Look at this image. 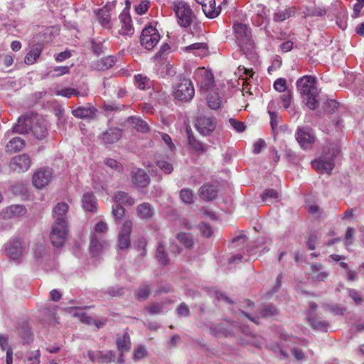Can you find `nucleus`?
I'll use <instances>...</instances> for the list:
<instances>
[{
    "label": "nucleus",
    "instance_id": "43",
    "mask_svg": "<svg viewBox=\"0 0 364 364\" xmlns=\"http://www.w3.org/2000/svg\"><path fill=\"white\" fill-rule=\"evenodd\" d=\"M279 198V193L274 189H267L262 195L263 201L272 203Z\"/></svg>",
    "mask_w": 364,
    "mask_h": 364
},
{
    "label": "nucleus",
    "instance_id": "9",
    "mask_svg": "<svg viewBox=\"0 0 364 364\" xmlns=\"http://www.w3.org/2000/svg\"><path fill=\"white\" fill-rule=\"evenodd\" d=\"M194 78L203 91H208L214 85L213 73L205 68L196 69L194 73Z\"/></svg>",
    "mask_w": 364,
    "mask_h": 364
},
{
    "label": "nucleus",
    "instance_id": "52",
    "mask_svg": "<svg viewBox=\"0 0 364 364\" xmlns=\"http://www.w3.org/2000/svg\"><path fill=\"white\" fill-rule=\"evenodd\" d=\"M158 134L160 136L161 140L170 149L171 151H173L176 149V146L172 142V139L168 134L161 132H159Z\"/></svg>",
    "mask_w": 364,
    "mask_h": 364
},
{
    "label": "nucleus",
    "instance_id": "18",
    "mask_svg": "<svg viewBox=\"0 0 364 364\" xmlns=\"http://www.w3.org/2000/svg\"><path fill=\"white\" fill-rule=\"evenodd\" d=\"M30 119L24 117H20L18 119L17 124L12 127L11 130L5 133L4 138L8 139L10 138L12 133L24 134L27 132L30 129Z\"/></svg>",
    "mask_w": 364,
    "mask_h": 364
},
{
    "label": "nucleus",
    "instance_id": "3",
    "mask_svg": "<svg viewBox=\"0 0 364 364\" xmlns=\"http://www.w3.org/2000/svg\"><path fill=\"white\" fill-rule=\"evenodd\" d=\"M340 154L338 144H331L324 149L323 154L311 161L312 167L321 173H331L335 167V159Z\"/></svg>",
    "mask_w": 364,
    "mask_h": 364
},
{
    "label": "nucleus",
    "instance_id": "32",
    "mask_svg": "<svg viewBox=\"0 0 364 364\" xmlns=\"http://www.w3.org/2000/svg\"><path fill=\"white\" fill-rule=\"evenodd\" d=\"M188 144L191 146V148L198 154H201L205 152L206 146L198 141L192 133L188 132Z\"/></svg>",
    "mask_w": 364,
    "mask_h": 364
},
{
    "label": "nucleus",
    "instance_id": "61",
    "mask_svg": "<svg viewBox=\"0 0 364 364\" xmlns=\"http://www.w3.org/2000/svg\"><path fill=\"white\" fill-rule=\"evenodd\" d=\"M53 76L59 77L63 75L67 74L70 72V67L68 66H58L54 70Z\"/></svg>",
    "mask_w": 364,
    "mask_h": 364
},
{
    "label": "nucleus",
    "instance_id": "38",
    "mask_svg": "<svg viewBox=\"0 0 364 364\" xmlns=\"http://www.w3.org/2000/svg\"><path fill=\"white\" fill-rule=\"evenodd\" d=\"M26 210L23 205H12L8 207L6 210V215L8 217H18L23 215L26 213Z\"/></svg>",
    "mask_w": 364,
    "mask_h": 364
},
{
    "label": "nucleus",
    "instance_id": "31",
    "mask_svg": "<svg viewBox=\"0 0 364 364\" xmlns=\"http://www.w3.org/2000/svg\"><path fill=\"white\" fill-rule=\"evenodd\" d=\"M43 46L41 44L38 43L34 45L31 50L27 53L25 57V63L27 65L33 64L37 58L40 56L42 52Z\"/></svg>",
    "mask_w": 364,
    "mask_h": 364
},
{
    "label": "nucleus",
    "instance_id": "34",
    "mask_svg": "<svg viewBox=\"0 0 364 364\" xmlns=\"http://www.w3.org/2000/svg\"><path fill=\"white\" fill-rule=\"evenodd\" d=\"M32 132L38 139L45 138L48 134L47 124L45 122H37L32 127Z\"/></svg>",
    "mask_w": 364,
    "mask_h": 364
},
{
    "label": "nucleus",
    "instance_id": "15",
    "mask_svg": "<svg viewBox=\"0 0 364 364\" xmlns=\"http://www.w3.org/2000/svg\"><path fill=\"white\" fill-rule=\"evenodd\" d=\"M119 18L121 23V28L119 30V34L122 36H132L134 34V29L129 12L124 9L120 14Z\"/></svg>",
    "mask_w": 364,
    "mask_h": 364
},
{
    "label": "nucleus",
    "instance_id": "23",
    "mask_svg": "<svg viewBox=\"0 0 364 364\" xmlns=\"http://www.w3.org/2000/svg\"><path fill=\"white\" fill-rule=\"evenodd\" d=\"M184 50L191 51L195 55L199 56L200 58L207 56L209 53L208 45L205 43H193L185 47Z\"/></svg>",
    "mask_w": 364,
    "mask_h": 364
},
{
    "label": "nucleus",
    "instance_id": "44",
    "mask_svg": "<svg viewBox=\"0 0 364 364\" xmlns=\"http://www.w3.org/2000/svg\"><path fill=\"white\" fill-rule=\"evenodd\" d=\"M151 292V288L148 284L141 285L136 291L135 296L137 299H146Z\"/></svg>",
    "mask_w": 364,
    "mask_h": 364
},
{
    "label": "nucleus",
    "instance_id": "5",
    "mask_svg": "<svg viewBox=\"0 0 364 364\" xmlns=\"http://www.w3.org/2000/svg\"><path fill=\"white\" fill-rule=\"evenodd\" d=\"M173 9L177 17L178 23L181 26L187 28L191 26L194 15L187 3L177 0L173 3Z\"/></svg>",
    "mask_w": 364,
    "mask_h": 364
},
{
    "label": "nucleus",
    "instance_id": "48",
    "mask_svg": "<svg viewBox=\"0 0 364 364\" xmlns=\"http://www.w3.org/2000/svg\"><path fill=\"white\" fill-rule=\"evenodd\" d=\"M147 355V351L145 346L139 345L134 350V360H139Z\"/></svg>",
    "mask_w": 364,
    "mask_h": 364
},
{
    "label": "nucleus",
    "instance_id": "42",
    "mask_svg": "<svg viewBox=\"0 0 364 364\" xmlns=\"http://www.w3.org/2000/svg\"><path fill=\"white\" fill-rule=\"evenodd\" d=\"M156 257L161 264L166 265L169 262L164 250V247L161 243H160L157 247Z\"/></svg>",
    "mask_w": 364,
    "mask_h": 364
},
{
    "label": "nucleus",
    "instance_id": "29",
    "mask_svg": "<svg viewBox=\"0 0 364 364\" xmlns=\"http://www.w3.org/2000/svg\"><path fill=\"white\" fill-rule=\"evenodd\" d=\"M106 245V242L102 240V238L98 237L95 233L91 235L90 238V252L94 255H97L100 252L103 250Z\"/></svg>",
    "mask_w": 364,
    "mask_h": 364
},
{
    "label": "nucleus",
    "instance_id": "8",
    "mask_svg": "<svg viewBox=\"0 0 364 364\" xmlns=\"http://www.w3.org/2000/svg\"><path fill=\"white\" fill-rule=\"evenodd\" d=\"M160 35L158 30L153 26L145 27L140 36L141 45L146 50H152L159 42Z\"/></svg>",
    "mask_w": 364,
    "mask_h": 364
},
{
    "label": "nucleus",
    "instance_id": "59",
    "mask_svg": "<svg viewBox=\"0 0 364 364\" xmlns=\"http://www.w3.org/2000/svg\"><path fill=\"white\" fill-rule=\"evenodd\" d=\"M135 82L138 88L144 90L146 87L148 80L146 77L138 75L135 76Z\"/></svg>",
    "mask_w": 364,
    "mask_h": 364
},
{
    "label": "nucleus",
    "instance_id": "51",
    "mask_svg": "<svg viewBox=\"0 0 364 364\" xmlns=\"http://www.w3.org/2000/svg\"><path fill=\"white\" fill-rule=\"evenodd\" d=\"M149 1L147 0L141 1L135 6V11L137 14L142 15L145 14L149 9Z\"/></svg>",
    "mask_w": 364,
    "mask_h": 364
},
{
    "label": "nucleus",
    "instance_id": "57",
    "mask_svg": "<svg viewBox=\"0 0 364 364\" xmlns=\"http://www.w3.org/2000/svg\"><path fill=\"white\" fill-rule=\"evenodd\" d=\"M199 230L203 234V235H204L206 237H210L213 234L211 227L205 223H201L199 225Z\"/></svg>",
    "mask_w": 364,
    "mask_h": 364
},
{
    "label": "nucleus",
    "instance_id": "63",
    "mask_svg": "<svg viewBox=\"0 0 364 364\" xmlns=\"http://www.w3.org/2000/svg\"><path fill=\"white\" fill-rule=\"evenodd\" d=\"M178 314L181 316H188L189 315V309L185 304H181L177 308Z\"/></svg>",
    "mask_w": 364,
    "mask_h": 364
},
{
    "label": "nucleus",
    "instance_id": "25",
    "mask_svg": "<svg viewBox=\"0 0 364 364\" xmlns=\"http://www.w3.org/2000/svg\"><path fill=\"white\" fill-rule=\"evenodd\" d=\"M115 63V58L112 55L100 58L92 63V68L97 70H106Z\"/></svg>",
    "mask_w": 364,
    "mask_h": 364
},
{
    "label": "nucleus",
    "instance_id": "54",
    "mask_svg": "<svg viewBox=\"0 0 364 364\" xmlns=\"http://www.w3.org/2000/svg\"><path fill=\"white\" fill-rule=\"evenodd\" d=\"M146 309L149 311L150 314H158L163 313L164 311V305L161 304H152L150 306L146 307Z\"/></svg>",
    "mask_w": 364,
    "mask_h": 364
},
{
    "label": "nucleus",
    "instance_id": "53",
    "mask_svg": "<svg viewBox=\"0 0 364 364\" xmlns=\"http://www.w3.org/2000/svg\"><path fill=\"white\" fill-rule=\"evenodd\" d=\"M277 309L272 304L264 306L263 310L260 312V314L263 317L271 316L277 314Z\"/></svg>",
    "mask_w": 364,
    "mask_h": 364
},
{
    "label": "nucleus",
    "instance_id": "14",
    "mask_svg": "<svg viewBox=\"0 0 364 364\" xmlns=\"http://www.w3.org/2000/svg\"><path fill=\"white\" fill-rule=\"evenodd\" d=\"M89 359L94 363H110L114 361L115 354L112 350H88Z\"/></svg>",
    "mask_w": 364,
    "mask_h": 364
},
{
    "label": "nucleus",
    "instance_id": "64",
    "mask_svg": "<svg viewBox=\"0 0 364 364\" xmlns=\"http://www.w3.org/2000/svg\"><path fill=\"white\" fill-rule=\"evenodd\" d=\"M105 163L107 166L114 170L120 171L121 169L120 164L114 159H107Z\"/></svg>",
    "mask_w": 364,
    "mask_h": 364
},
{
    "label": "nucleus",
    "instance_id": "47",
    "mask_svg": "<svg viewBox=\"0 0 364 364\" xmlns=\"http://www.w3.org/2000/svg\"><path fill=\"white\" fill-rule=\"evenodd\" d=\"M125 209L123 206L114 203L112 209V214L116 220H121L124 216Z\"/></svg>",
    "mask_w": 364,
    "mask_h": 364
},
{
    "label": "nucleus",
    "instance_id": "19",
    "mask_svg": "<svg viewBox=\"0 0 364 364\" xmlns=\"http://www.w3.org/2000/svg\"><path fill=\"white\" fill-rule=\"evenodd\" d=\"M97 18L99 23L105 29L109 30L112 27L110 15L109 6L106 5L102 9H100L97 13Z\"/></svg>",
    "mask_w": 364,
    "mask_h": 364
},
{
    "label": "nucleus",
    "instance_id": "6",
    "mask_svg": "<svg viewBox=\"0 0 364 364\" xmlns=\"http://www.w3.org/2000/svg\"><path fill=\"white\" fill-rule=\"evenodd\" d=\"M195 90L192 82L188 79H183L173 88L174 97L180 101L188 102L194 96Z\"/></svg>",
    "mask_w": 364,
    "mask_h": 364
},
{
    "label": "nucleus",
    "instance_id": "1",
    "mask_svg": "<svg viewBox=\"0 0 364 364\" xmlns=\"http://www.w3.org/2000/svg\"><path fill=\"white\" fill-rule=\"evenodd\" d=\"M69 206L66 203H58L53 208L52 230L50 235V240L56 247H61L65 241L68 235V222L66 215Z\"/></svg>",
    "mask_w": 364,
    "mask_h": 364
},
{
    "label": "nucleus",
    "instance_id": "50",
    "mask_svg": "<svg viewBox=\"0 0 364 364\" xmlns=\"http://www.w3.org/2000/svg\"><path fill=\"white\" fill-rule=\"evenodd\" d=\"M156 165L161 171L167 174L171 173L173 170L172 164L166 161H157Z\"/></svg>",
    "mask_w": 364,
    "mask_h": 364
},
{
    "label": "nucleus",
    "instance_id": "30",
    "mask_svg": "<svg viewBox=\"0 0 364 364\" xmlns=\"http://www.w3.org/2000/svg\"><path fill=\"white\" fill-rule=\"evenodd\" d=\"M121 137V130L118 128H110L102 134V140L105 144H113Z\"/></svg>",
    "mask_w": 364,
    "mask_h": 364
},
{
    "label": "nucleus",
    "instance_id": "21",
    "mask_svg": "<svg viewBox=\"0 0 364 364\" xmlns=\"http://www.w3.org/2000/svg\"><path fill=\"white\" fill-rule=\"evenodd\" d=\"M25 141L18 136L12 137L5 146L6 153L21 151L25 146Z\"/></svg>",
    "mask_w": 364,
    "mask_h": 364
},
{
    "label": "nucleus",
    "instance_id": "37",
    "mask_svg": "<svg viewBox=\"0 0 364 364\" xmlns=\"http://www.w3.org/2000/svg\"><path fill=\"white\" fill-rule=\"evenodd\" d=\"M205 15L209 18H214L217 17L220 13V8L215 6V1L213 0L211 3H209L203 9Z\"/></svg>",
    "mask_w": 364,
    "mask_h": 364
},
{
    "label": "nucleus",
    "instance_id": "27",
    "mask_svg": "<svg viewBox=\"0 0 364 364\" xmlns=\"http://www.w3.org/2000/svg\"><path fill=\"white\" fill-rule=\"evenodd\" d=\"M200 197L204 200H211L218 195V189L212 184H205L200 188Z\"/></svg>",
    "mask_w": 364,
    "mask_h": 364
},
{
    "label": "nucleus",
    "instance_id": "60",
    "mask_svg": "<svg viewBox=\"0 0 364 364\" xmlns=\"http://www.w3.org/2000/svg\"><path fill=\"white\" fill-rule=\"evenodd\" d=\"M274 88L279 92H284L286 90V80L284 78L277 79L274 83Z\"/></svg>",
    "mask_w": 364,
    "mask_h": 364
},
{
    "label": "nucleus",
    "instance_id": "45",
    "mask_svg": "<svg viewBox=\"0 0 364 364\" xmlns=\"http://www.w3.org/2000/svg\"><path fill=\"white\" fill-rule=\"evenodd\" d=\"M180 198L184 203H191L193 200V194L191 189L183 188L180 191Z\"/></svg>",
    "mask_w": 364,
    "mask_h": 364
},
{
    "label": "nucleus",
    "instance_id": "26",
    "mask_svg": "<svg viewBox=\"0 0 364 364\" xmlns=\"http://www.w3.org/2000/svg\"><path fill=\"white\" fill-rule=\"evenodd\" d=\"M307 320L309 325L316 331H326L329 326L327 321L313 316L311 311L308 313Z\"/></svg>",
    "mask_w": 364,
    "mask_h": 364
},
{
    "label": "nucleus",
    "instance_id": "13",
    "mask_svg": "<svg viewBox=\"0 0 364 364\" xmlns=\"http://www.w3.org/2000/svg\"><path fill=\"white\" fill-rule=\"evenodd\" d=\"M132 229V222L126 220L122 224L118 235V246L121 250L127 249L129 247Z\"/></svg>",
    "mask_w": 364,
    "mask_h": 364
},
{
    "label": "nucleus",
    "instance_id": "40",
    "mask_svg": "<svg viewBox=\"0 0 364 364\" xmlns=\"http://www.w3.org/2000/svg\"><path fill=\"white\" fill-rule=\"evenodd\" d=\"M207 102L209 107L212 109H217L221 106V100L217 93L209 94L207 96Z\"/></svg>",
    "mask_w": 364,
    "mask_h": 364
},
{
    "label": "nucleus",
    "instance_id": "62",
    "mask_svg": "<svg viewBox=\"0 0 364 364\" xmlns=\"http://www.w3.org/2000/svg\"><path fill=\"white\" fill-rule=\"evenodd\" d=\"M94 230L95 232L105 233L107 231L108 227L105 222L100 221L95 225Z\"/></svg>",
    "mask_w": 364,
    "mask_h": 364
},
{
    "label": "nucleus",
    "instance_id": "41",
    "mask_svg": "<svg viewBox=\"0 0 364 364\" xmlns=\"http://www.w3.org/2000/svg\"><path fill=\"white\" fill-rule=\"evenodd\" d=\"M323 307L326 311L330 312L334 315H342L345 311V308L338 304H325Z\"/></svg>",
    "mask_w": 364,
    "mask_h": 364
},
{
    "label": "nucleus",
    "instance_id": "11",
    "mask_svg": "<svg viewBox=\"0 0 364 364\" xmlns=\"http://www.w3.org/2000/svg\"><path fill=\"white\" fill-rule=\"evenodd\" d=\"M196 127L203 136H209L215 129L216 122L212 117L200 116L198 117Z\"/></svg>",
    "mask_w": 364,
    "mask_h": 364
},
{
    "label": "nucleus",
    "instance_id": "55",
    "mask_svg": "<svg viewBox=\"0 0 364 364\" xmlns=\"http://www.w3.org/2000/svg\"><path fill=\"white\" fill-rule=\"evenodd\" d=\"M281 102L284 109L290 107L292 100V95L290 92H287L280 96Z\"/></svg>",
    "mask_w": 364,
    "mask_h": 364
},
{
    "label": "nucleus",
    "instance_id": "2",
    "mask_svg": "<svg viewBox=\"0 0 364 364\" xmlns=\"http://www.w3.org/2000/svg\"><path fill=\"white\" fill-rule=\"evenodd\" d=\"M296 87L303 101L310 109H315L318 106L317 97L319 90L316 85V78L305 75L296 81Z\"/></svg>",
    "mask_w": 364,
    "mask_h": 364
},
{
    "label": "nucleus",
    "instance_id": "49",
    "mask_svg": "<svg viewBox=\"0 0 364 364\" xmlns=\"http://www.w3.org/2000/svg\"><path fill=\"white\" fill-rule=\"evenodd\" d=\"M229 122L232 128L237 132H242L246 129V126L245 125V124L242 122L237 120L236 119L230 118L229 119Z\"/></svg>",
    "mask_w": 364,
    "mask_h": 364
},
{
    "label": "nucleus",
    "instance_id": "17",
    "mask_svg": "<svg viewBox=\"0 0 364 364\" xmlns=\"http://www.w3.org/2000/svg\"><path fill=\"white\" fill-rule=\"evenodd\" d=\"M132 181L137 187L144 188L149 184V176L144 170L139 168H134L131 172Z\"/></svg>",
    "mask_w": 364,
    "mask_h": 364
},
{
    "label": "nucleus",
    "instance_id": "16",
    "mask_svg": "<svg viewBox=\"0 0 364 364\" xmlns=\"http://www.w3.org/2000/svg\"><path fill=\"white\" fill-rule=\"evenodd\" d=\"M6 255L13 260L18 259L23 255V247L19 240H10L6 247Z\"/></svg>",
    "mask_w": 364,
    "mask_h": 364
},
{
    "label": "nucleus",
    "instance_id": "12",
    "mask_svg": "<svg viewBox=\"0 0 364 364\" xmlns=\"http://www.w3.org/2000/svg\"><path fill=\"white\" fill-rule=\"evenodd\" d=\"M52 178L53 171L51 168H41L34 173L32 182L37 188H43L51 181Z\"/></svg>",
    "mask_w": 364,
    "mask_h": 364
},
{
    "label": "nucleus",
    "instance_id": "22",
    "mask_svg": "<svg viewBox=\"0 0 364 364\" xmlns=\"http://www.w3.org/2000/svg\"><path fill=\"white\" fill-rule=\"evenodd\" d=\"M113 201L115 204L124 206H132L135 203V200L127 193L124 191H117L114 193Z\"/></svg>",
    "mask_w": 364,
    "mask_h": 364
},
{
    "label": "nucleus",
    "instance_id": "36",
    "mask_svg": "<svg viewBox=\"0 0 364 364\" xmlns=\"http://www.w3.org/2000/svg\"><path fill=\"white\" fill-rule=\"evenodd\" d=\"M129 122L137 131L145 133L149 130V126L146 122L143 121L141 118L131 117L128 119Z\"/></svg>",
    "mask_w": 364,
    "mask_h": 364
},
{
    "label": "nucleus",
    "instance_id": "56",
    "mask_svg": "<svg viewBox=\"0 0 364 364\" xmlns=\"http://www.w3.org/2000/svg\"><path fill=\"white\" fill-rule=\"evenodd\" d=\"M349 296L358 305L361 304L363 301L362 295L355 289H349Z\"/></svg>",
    "mask_w": 364,
    "mask_h": 364
},
{
    "label": "nucleus",
    "instance_id": "39",
    "mask_svg": "<svg viewBox=\"0 0 364 364\" xmlns=\"http://www.w3.org/2000/svg\"><path fill=\"white\" fill-rule=\"evenodd\" d=\"M177 240L186 248H190L193 244V237L189 233L180 232L176 235Z\"/></svg>",
    "mask_w": 364,
    "mask_h": 364
},
{
    "label": "nucleus",
    "instance_id": "33",
    "mask_svg": "<svg viewBox=\"0 0 364 364\" xmlns=\"http://www.w3.org/2000/svg\"><path fill=\"white\" fill-rule=\"evenodd\" d=\"M117 346L121 354L129 350L131 348V341L128 333H124L121 337H119L117 339Z\"/></svg>",
    "mask_w": 364,
    "mask_h": 364
},
{
    "label": "nucleus",
    "instance_id": "28",
    "mask_svg": "<svg viewBox=\"0 0 364 364\" xmlns=\"http://www.w3.org/2000/svg\"><path fill=\"white\" fill-rule=\"evenodd\" d=\"M97 109L93 107H78L72 110V114L77 118H92L96 114Z\"/></svg>",
    "mask_w": 364,
    "mask_h": 364
},
{
    "label": "nucleus",
    "instance_id": "46",
    "mask_svg": "<svg viewBox=\"0 0 364 364\" xmlns=\"http://www.w3.org/2000/svg\"><path fill=\"white\" fill-rule=\"evenodd\" d=\"M55 95L70 98L72 96H77L79 95V92L74 88L67 87L60 90H57L55 92Z\"/></svg>",
    "mask_w": 364,
    "mask_h": 364
},
{
    "label": "nucleus",
    "instance_id": "20",
    "mask_svg": "<svg viewBox=\"0 0 364 364\" xmlns=\"http://www.w3.org/2000/svg\"><path fill=\"white\" fill-rule=\"evenodd\" d=\"M82 208L85 212H96L97 210V202L95 196L92 192H86L82 195Z\"/></svg>",
    "mask_w": 364,
    "mask_h": 364
},
{
    "label": "nucleus",
    "instance_id": "10",
    "mask_svg": "<svg viewBox=\"0 0 364 364\" xmlns=\"http://www.w3.org/2000/svg\"><path fill=\"white\" fill-rule=\"evenodd\" d=\"M31 165V160L26 154H22L13 157L9 163V168L11 171L17 173L27 171Z\"/></svg>",
    "mask_w": 364,
    "mask_h": 364
},
{
    "label": "nucleus",
    "instance_id": "58",
    "mask_svg": "<svg viewBox=\"0 0 364 364\" xmlns=\"http://www.w3.org/2000/svg\"><path fill=\"white\" fill-rule=\"evenodd\" d=\"M336 23L341 29L345 30L347 27L346 14L344 13H341L340 15L336 18Z\"/></svg>",
    "mask_w": 364,
    "mask_h": 364
},
{
    "label": "nucleus",
    "instance_id": "24",
    "mask_svg": "<svg viewBox=\"0 0 364 364\" xmlns=\"http://www.w3.org/2000/svg\"><path fill=\"white\" fill-rule=\"evenodd\" d=\"M136 213L140 219L149 220L153 217L154 210L150 203H143L137 206Z\"/></svg>",
    "mask_w": 364,
    "mask_h": 364
},
{
    "label": "nucleus",
    "instance_id": "35",
    "mask_svg": "<svg viewBox=\"0 0 364 364\" xmlns=\"http://www.w3.org/2000/svg\"><path fill=\"white\" fill-rule=\"evenodd\" d=\"M295 14V9L293 7L287 8L284 10H278L274 14V20L279 22L283 21L291 16H293Z\"/></svg>",
    "mask_w": 364,
    "mask_h": 364
},
{
    "label": "nucleus",
    "instance_id": "7",
    "mask_svg": "<svg viewBox=\"0 0 364 364\" xmlns=\"http://www.w3.org/2000/svg\"><path fill=\"white\" fill-rule=\"evenodd\" d=\"M295 138L304 150L311 149L316 141V135L309 127H299L295 133Z\"/></svg>",
    "mask_w": 364,
    "mask_h": 364
},
{
    "label": "nucleus",
    "instance_id": "4",
    "mask_svg": "<svg viewBox=\"0 0 364 364\" xmlns=\"http://www.w3.org/2000/svg\"><path fill=\"white\" fill-rule=\"evenodd\" d=\"M235 37L239 47L244 53H249L254 48L250 28L247 25L236 23L233 26Z\"/></svg>",
    "mask_w": 364,
    "mask_h": 364
}]
</instances>
